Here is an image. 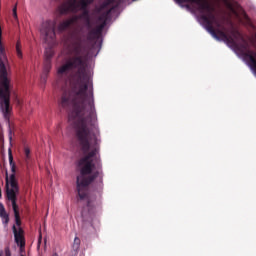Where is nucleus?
Returning <instances> with one entry per match:
<instances>
[{
	"label": "nucleus",
	"instance_id": "obj_20",
	"mask_svg": "<svg viewBox=\"0 0 256 256\" xmlns=\"http://www.w3.org/2000/svg\"><path fill=\"white\" fill-rule=\"evenodd\" d=\"M24 153L26 155V159H29V156L31 155V150L29 148H25Z\"/></svg>",
	"mask_w": 256,
	"mask_h": 256
},
{
	"label": "nucleus",
	"instance_id": "obj_12",
	"mask_svg": "<svg viewBox=\"0 0 256 256\" xmlns=\"http://www.w3.org/2000/svg\"><path fill=\"white\" fill-rule=\"evenodd\" d=\"M115 3V0H105L99 8H97V13H103V11H105V9H107V7H109V5H113Z\"/></svg>",
	"mask_w": 256,
	"mask_h": 256
},
{
	"label": "nucleus",
	"instance_id": "obj_3",
	"mask_svg": "<svg viewBox=\"0 0 256 256\" xmlns=\"http://www.w3.org/2000/svg\"><path fill=\"white\" fill-rule=\"evenodd\" d=\"M5 48L1 43V27H0V109L5 117L9 119L13 107H11V89L9 88L10 80L7 77V67H5Z\"/></svg>",
	"mask_w": 256,
	"mask_h": 256
},
{
	"label": "nucleus",
	"instance_id": "obj_5",
	"mask_svg": "<svg viewBox=\"0 0 256 256\" xmlns=\"http://www.w3.org/2000/svg\"><path fill=\"white\" fill-rule=\"evenodd\" d=\"M95 0H67L58 7L60 15H67L68 13H77L89 9V5H93Z\"/></svg>",
	"mask_w": 256,
	"mask_h": 256
},
{
	"label": "nucleus",
	"instance_id": "obj_7",
	"mask_svg": "<svg viewBox=\"0 0 256 256\" xmlns=\"http://www.w3.org/2000/svg\"><path fill=\"white\" fill-rule=\"evenodd\" d=\"M12 231L14 233L15 243L19 245L20 251H23V249L25 248V237L23 236V229H17V227L13 225Z\"/></svg>",
	"mask_w": 256,
	"mask_h": 256
},
{
	"label": "nucleus",
	"instance_id": "obj_11",
	"mask_svg": "<svg viewBox=\"0 0 256 256\" xmlns=\"http://www.w3.org/2000/svg\"><path fill=\"white\" fill-rule=\"evenodd\" d=\"M0 217L4 225H9V214L5 211V206H3V204H0Z\"/></svg>",
	"mask_w": 256,
	"mask_h": 256
},
{
	"label": "nucleus",
	"instance_id": "obj_6",
	"mask_svg": "<svg viewBox=\"0 0 256 256\" xmlns=\"http://www.w3.org/2000/svg\"><path fill=\"white\" fill-rule=\"evenodd\" d=\"M55 27H57V21L46 20L42 23L40 33L45 37V40L55 39Z\"/></svg>",
	"mask_w": 256,
	"mask_h": 256
},
{
	"label": "nucleus",
	"instance_id": "obj_21",
	"mask_svg": "<svg viewBox=\"0 0 256 256\" xmlns=\"http://www.w3.org/2000/svg\"><path fill=\"white\" fill-rule=\"evenodd\" d=\"M14 19H17V6H15L12 10Z\"/></svg>",
	"mask_w": 256,
	"mask_h": 256
},
{
	"label": "nucleus",
	"instance_id": "obj_23",
	"mask_svg": "<svg viewBox=\"0 0 256 256\" xmlns=\"http://www.w3.org/2000/svg\"><path fill=\"white\" fill-rule=\"evenodd\" d=\"M64 83H65V85H67V80H65V82H64Z\"/></svg>",
	"mask_w": 256,
	"mask_h": 256
},
{
	"label": "nucleus",
	"instance_id": "obj_10",
	"mask_svg": "<svg viewBox=\"0 0 256 256\" xmlns=\"http://www.w3.org/2000/svg\"><path fill=\"white\" fill-rule=\"evenodd\" d=\"M51 60H44V68L42 74V80L47 81V75H49L51 71Z\"/></svg>",
	"mask_w": 256,
	"mask_h": 256
},
{
	"label": "nucleus",
	"instance_id": "obj_1",
	"mask_svg": "<svg viewBox=\"0 0 256 256\" xmlns=\"http://www.w3.org/2000/svg\"><path fill=\"white\" fill-rule=\"evenodd\" d=\"M74 68H59L58 77H67ZM70 79V89L64 91L60 105L63 109H72L69 119H77L75 131L76 139L84 156L78 160L80 175L76 179V189L80 201L87 204L82 210V218L95 217V198L89 195V185L93 184L95 191H103V162L99 154L97 137L99 125L97 124V111L95 110V97L93 96V81L87 68H76Z\"/></svg>",
	"mask_w": 256,
	"mask_h": 256
},
{
	"label": "nucleus",
	"instance_id": "obj_2",
	"mask_svg": "<svg viewBox=\"0 0 256 256\" xmlns=\"http://www.w3.org/2000/svg\"><path fill=\"white\" fill-rule=\"evenodd\" d=\"M200 11L201 13H207L202 14L200 18L203 21L206 30L212 35V37H214V39L224 41L228 45H235L233 37L229 36V34L225 32V20H221L215 15V7L209 4V8H202Z\"/></svg>",
	"mask_w": 256,
	"mask_h": 256
},
{
	"label": "nucleus",
	"instance_id": "obj_19",
	"mask_svg": "<svg viewBox=\"0 0 256 256\" xmlns=\"http://www.w3.org/2000/svg\"><path fill=\"white\" fill-rule=\"evenodd\" d=\"M0 256H3V251H0ZM5 256H11V250L9 247L5 248Z\"/></svg>",
	"mask_w": 256,
	"mask_h": 256
},
{
	"label": "nucleus",
	"instance_id": "obj_14",
	"mask_svg": "<svg viewBox=\"0 0 256 256\" xmlns=\"http://www.w3.org/2000/svg\"><path fill=\"white\" fill-rule=\"evenodd\" d=\"M16 55L18 57V59H23V52L21 51V42L18 41L16 43Z\"/></svg>",
	"mask_w": 256,
	"mask_h": 256
},
{
	"label": "nucleus",
	"instance_id": "obj_24",
	"mask_svg": "<svg viewBox=\"0 0 256 256\" xmlns=\"http://www.w3.org/2000/svg\"><path fill=\"white\" fill-rule=\"evenodd\" d=\"M9 139H10V141H11L12 137L10 136Z\"/></svg>",
	"mask_w": 256,
	"mask_h": 256
},
{
	"label": "nucleus",
	"instance_id": "obj_13",
	"mask_svg": "<svg viewBox=\"0 0 256 256\" xmlns=\"http://www.w3.org/2000/svg\"><path fill=\"white\" fill-rule=\"evenodd\" d=\"M111 11H113V8L102 12L101 15L99 16V21H103V23H105V25H107V20L109 19V15H111Z\"/></svg>",
	"mask_w": 256,
	"mask_h": 256
},
{
	"label": "nucleus",
	"instance_id": "obj_8",
	"mask_svg": "<svg viewBox=\"0 0 256 256\" xmlns=\"http://www.w3.org/2000/svg\"><path fill=\"white\" fill-rule=\"evenodd\" d=\"M103 29H105V22L96 26L93 29L91 28L87 35L88 41H97V39L101 37V33H103Z\"/></svg>",
	"mask_w": 256,
	"mask_h": 256
},
{
	"label": "nucleus",
	"instance_id": "obj_16",
	"mask_svg": "<svg viewBox=\"0 0 256 256\" xmlns=\"http://www.w3.org/2000/svg\"><path fill=\"white\" fill-rule=\"evenodd\" d=\"M89 18H91V15L89 14V9L82 10V14L78 17V19H82V20L89 19Z\"/></svg>",
	"mask_w": 256,
	"mask_h": 256
},
{
	"label": "nucleus",
	"instance_id": "obj_4",
	"mask_svg": "<svg viewBox=\"0 0 256 256\" xmlns=\"http://www.w3.org/2000/svg\"><path fill=\"white\" fill-rule=\"evenodd\" d=\"M9 165L11 167L12 174L9 177V174L6 172V198L12 203L17 227H21V217L19 216V206L17 205V195H19V182L15 176V173L17 172V166L15 165V161H13V153H11V149H9Z\"/></svg>",
	"mask_w": 256,
	"mask_h": 256
},
{
	"label": "nucleus",
	"instance_id": "obj_9",
	"mask_svg": "<svg viewBox=\"0 0 256 256\" xmlns=\"http://www.w3.org/2000/svg\"><path fill=\"white\" fill-rule=\"evenodd\" d=\"M77 21H79V16H73L72 18L61 22L58 26V29L59 31H65V29H69V26L73 25V23H77Z\"/></svg>",
	"mask_w": 256,
	"mask_h": 256
},
{
	"label": "nucleus",
	"instance_id": "obj_22",
	"mask_svg": "<svg viewBox=\"0 0 256 256\" xmlns=\"http://www.w3.org/2000/svg\"><path fill=\"white\" fill-rule=\"evenodd\" d=\"M40 245H41V234H40L39 239H38V247H40Z\"/></svg>",
	"mask_w": 256,
	"mask_h": 256
},
{
	"label": "nucleus",
	"instance_id": "obj_17",
	"mask_svg": "<svg viewBox=\"0 0 256 256\" xmlns=\"http://www.w3.org/2000/svg\"><path fill=\"white\" fill-rule=\"evenodd\" d=\"M53 50L51 49H47L45 52V60L46 61H51V59H53Z\"/></svg>",
	"mask_w": 256,
	"mask_h": 256
},
{
	"label": "nucleus",
	"instance_id": "obj_15",
	"mask_svg": "<svg viewBox=\"0 0 256 256\" xmlns=\"http://www.w3.org/2000/svg\"><path fill=\"white\" fill-rule=\"evenodd\" d=\"M72 247L74 251H79V247H81V239H79V237L74 238Z\"/></svg>",
	"mask_w": 256,
	"mask_h": 256
},
{
	"label": "nucleus",
	"instance_id": "obj_18",
	"mask_svg": "<svg viewBox=\"0 0 256 256\" xmlns=\"http://www.w3.org/2000/svg\"><path fill=\"white\" fill-rule=\"evenodd\" d=\"M85 27L89 30L93 29V24L91 23V18H86L83 20Z\"/></svg>",
	"mask_w": 256,
	"mask_h": 256
}]
</instances>
